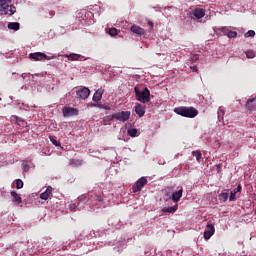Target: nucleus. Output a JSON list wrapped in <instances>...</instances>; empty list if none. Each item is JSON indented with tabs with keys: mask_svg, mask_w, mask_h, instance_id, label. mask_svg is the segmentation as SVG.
I'll list each match as a JSON object with an SVG mask.
<instances>
[{
	"mask_svg": "<svg viewBox=\"0 0 256 256\" xmlns=\"http://www.w3.org/2000/svg\"><path fill=\"white\" fill-rule=\"evenodd\" d=\"M103 93H104V90L103 89H98L94 95H93V101L94 103H99V101H101V99H103Z\"/></svg>",
	"mask_w": 256,
	"mask_h": 256,
	"instance_id": "nucleus-12",
	"label": "nucleus"
},
{
	"mask_svg": "<svg viewBox=\"0 0 256 256\" xmlns=\"http://www.w3.org/2000/svg\"><path fill=\"white\" fill-rule=\"evenodd\" d=\"M63 117H75L79 115V110L77 108L64 107L63 108Z\"/></svg>",
	"mask_w": 256,
	"mask_h": 256,
	"instance_id": "nucleus-6",
	"label": "nucleus"
},
{
	"mask_svg": "<svg viewBox=\"0 0 256 256\" xmlns=\"http://www.w3.org/2000/svg\"><path fill=\"white\" fill-rule=\"evenodd\" d=\"M199 59V55H194L193 57H192V61H197Z\"/></svg>",
	"mask_w": 256,
	"mask_h": 256,
	"instance_id": "nucleus-38",
	"label": "nucleus"
},
{
	"mask_svg": "<svg viewBox=\"0 0 256 256\" xmlns=\"http://www.w3.org/2000/svg\"><path fill=\"white\" fill-rule=\"evenodd\" d=\"M213 235H215V226L213 224H207L206 230L204 231V239L209 241Z\"/></svg>",
	"mask_w": 256,
	"mask_h": 256,
	"instance_id": "nucleus-8",
	"label": "nucleus"
},
{
	"mask_svg": "<svg viewBox=\"0 0 256 256\" xmlns=\"http://www.w3.org/2000/svg\"><path fill=\"white\" fill-rule=\"evenodd\" d=\"M30 59L34 61H51V59H55L54 55H47L43 52H35L30 54Z\"/></svg>",
	"mask_w": 256,
	"mask_h": 256,
	"instance_id": "nucleus-3",
	"label": "nucleus"
},
{
	"mask_svg": "<svg viewBox=\"0 0 256 256\" xmlns=\"http://www.w3.org/2000/svg\"><path fill=\"white\" fill-rule=\"evenodd\" d=\"M220 33H222V35H229V28H226V27H222L219 29Z\"/></svg>",
	"mask_w": 256,
	"mask_h": 256,
	"instance_id": "nucleus-28",
	"label": "nucleus"
},
{
	"mask_svg": "<svg viewBox=\"0 0 256 256\" xmlns=\"http://www.w3.org/2000/svg\"><path fill=\"white\" fill-rule=\"evenodd\" d=\"M129 137H137L139 130H137L136 128H130L127 131Z\"/></svg>",
	"mask_w": 256,
	"mask_h": 256,
	"instance_id": "nucleus-22",
	"label": "nucleus"
},
{
	"mask_svg": "<svg viewBox=\"0 0 256 256\" xmlns=\"http://www.w3.org/2000/svg\"><path fill=\"white\" fill-rule=\"evenodd\" d=\"M181 197H183V189H180L172 194V201H174V203H179Z\"/></svg>",
	"mask_w": 256,
	"mask_h": 256,
	"instance_id": "nucleus-14",
	"label": "nucleus"
},
{
	"mask_svg": "<svg viewBox=\"0 0 256 256\" xmlns=\"http://www.w3.org/2000/svg\"><path fill=\"white\" fill-rule=\"evenodd\" d=\"M13 117L17 121V123H21L23 121L22 118H19V116H13Z\"/></svg>",
	"mask_w": 256,
	"mask_h": 256,
	"instance_id": "nucleus-37",
	"label": "nucleus"
},
{
	"mask_svg": "<svg viewBox=\"0 0 256 256\" xmlns=\"http://www.w3.org/2000/svg\"><path fill=\"white\" fill-rule=\"evenodd\" d=\"M223 117H225V110L220 107L218 109V121H223Z\"/></svg>",
	"mask_w": 256,
	"mask_h": 256,
	"instance_id": "nucleus-23",
	"label": "nucleus"
},
{
	"mask_svg": "<svg viewBox=\"0 0 256 256\" xmlns=\"http://www.w3.org/2000/svg\"><path fill=\"white\" fill-rule=\"evenodd\" d=\"M174 113L181 115V117H186L188 119H193L199 115V111L195 107H185L180 106L174 109Z\"/></svg>",
	"mask_w": 256,
	"mask_h": 256,
	"instance_id": "nucleus-1",
	"label": "nucleus"
},
{
	"mask_svg": "<svg viewBox=\"0 0 256 256\" xmlns=\"http://www.w3.org/2000/svg\"><path fill=\"white\" fill-rule=\"evenodd\" d=\"M227 37H228L229 39H235V37H237V32H235V31H229Z\"/></svg>",
	"mask_w": 256,
	"mask_h": 256,
	"instance_id": "nucleus-30",
	"label": "nucleus"
},
{
	"mask_svg": "<svg viewBox=\"0 0 256 256\" xmlns=\"http://www.w3.org/2000/svg\"><path fill=\"white\" fill-rule=\"evenodd\" d=\"M51 193H53V187L48 186L46 190L40 194V199H43V201H47Z\"/></svg>",
	"mask_w": 256,
	"mask_h": 256,
	"instance_id": "nucleus-11",
	"label": "nucleus"
},
{
	"mask_svg": "<svg viewBox=\"0 0 256 256\" xmlns=\"http://www.w3.org/2000/svg\"><path fill=\"white\" fill-rule=\"evenodd\" d=\"M68 61H85V57L79 54H70L67 56Z\"/></svg>",
	"mask_w": 256,
	"mask_h": 256,
	"instance_id": "nucleus-17",
	"label": "nucleus"
},
{
	"mask_svg": "<svg viewBox=\"0 0 256 256\" xmlns=\"http://www.w3.org/2000/svg\"><path fill=\"white\" fill-rule=\"evenodd\" d=\"M219 199L220 201H223V202L227 201L229 199V193L227 192L221 193L219 196Z\"/></svg>",
	"mask_w": 256,
	"mask_h": 256,
	"instance_id": "nucleus-25",
	"label": "nucleus"
},
{
	"mask_svg": "<svg viewBox=\"0 0 256 256\" xmlns=\"http://www.w3.org/2000/svg\"><path fill=\"white\" fill-rule=\"evenodd\" d=\"M147 183L148 180L146 177H141L140 179H138L132 187L133 193H139L143 189V187L146 186Z\"/></svg>",
	"mask_w": 256,
	"mask_h": 256,
	"instance_id": "nucleus-5",
	"label": "nucleus"
},
{
	"mask_svg": "<svg viewBox=\"0 0 256 256\" xmlns=\"http://www.w3.org/2000/svg\"><path fill=\"white\" fill-rule=\"evenodd\" d=\"M192 155H193V157H196V161L198 163H201V159L203 157V155L201 154V151H199V150L192 151Z\"/></svg>",
	"mask_w": 256,
	"mask_h": 256,
	"instance_id": "nucleus-21",
	"label": "nucleus"
},
{
	"mask_svg": "<svg viewBox=\"0 0 256 256\" xmlns=\"http://www.w3.org/2000/svg\"><path fill=\"white\" fill-rule=\"evenodd\" d=\"M241 189H242V188H241V185H238V186L233 190V192L236 193V194H237V193H241Z\"/></svg>",
	"mask_w": 256,
	"mask_h": 256,
	"instance_id": "nucleus-36",
	"label": "nucleus"
},
{
	"mask_svg": "<svg viewBox=\"0 0 256 256\" xmlns=\"http://www.w3.org/2000/svg\"><path fill=\"white\" fill-rule=\"evenodd\" d=\"M91 197H92V199H94V201H99V203H101L103 201V198L99 194H94Z\"/></svg>",
	"mask_w": 256,
	"mask_h": 256,
	"instance_id": "nucleus-27",
	"label": "nucleus"
},
{
	"mask_svg": "<svg viewBox=\"0 0 256 256\" xmlns=\"http://www.w3.org/2000/svg\"><path fill=\"white\" fill-rule=\"evenodd\" d=\"M1 11H3L4 15H15L17 13V8H15L13 5L6 4L5 6H1Z\"/></svg>",
	"mask_w": 256,
	"mask_h": 256,
	"instance_id": "nucleus-9",
	"label": "nucleus"
},
{
	"mask_svg": "<svg viewBox=\"0 0 256 256\" xmlns=\"http://www.w3.org/2000/svg\"><path fill=\"white\" fill-rule=\"evenodd\" d=\"M51 143L55 145V147H61V142L57 141V137L49 136Z\"/></svg>",
	"mask_w": 256,
	"mask_h": 256,
	"instance_id": "nucleus-24",
	"label": "nucleus"
},
{
	"mask_svg": "<svg viewBox=\"0 0 256 256\" xmlns=\"http://www.w3.org/2000/svg\"><path fill=\"white\" fill-rule=\"evenodd\" d=\"M135 95L137 101H140V103H149L151 101V92H149L148 88H144L143 91L139 90V88H134Z\"/></svg>",
	"mask_w": 256,
	"mask_h": 256,
	"instance_id": "nucleus-2",
	"label": "nucleus"
},
{
	"mask_svg": "<svg viewBox=\"0 0 256 256\" xmlns=\"http://www.w3.org/2000/svg\"><path fill=\"white\" fill-rule=\"evenodd\" d=\"M235 195H237L234 191L230 193L229 201H235Z\"/></svg>",
	"mask_w": 256,
	"mask_h": 256,
	"instance_id": "nucleus-35",
	"label": "nucleus"
},
{
	"mask_svg": "<svg viewBox=\"0 0 256 256\" xmlns=\"http://www.w3.org/2000/svg\"><path fill=\"white\" fill-rule=\"evenodd\" d=\"M130 30L135 35H138V37H143V35H145V29L141 28L140 26L132 25Z\"/></svg>",
	"mask_w": 256,
	"mask_h": 256,
	"instance_id": "nucleus-10",
	"label": "nucleus"
},
{
	"mask_svg": "<svg viewBox=\"0 0 256 256\" xmlns=\"http://www.w3.org/2000/svg\"><path fill=\"white\" fill-rule=\"evenodd\" d=\"M190 69H192V71H195L197 73V66H190Z\"/></svg>",
	"mask_w": 256,
	"mask_h": 256,
	"instance_id": "nucleus-39",
	"label": "nucleus"
},
{
	"mask_svg": "<svg viewBox=\"0 0 256 256\" xmlns=\"http://www.w3.org/2000/svg\"><path fill=\"white\" fill-rule=\"evenodd\" d=\"M254 35H255V31L249 30L248 32L245 33L244 37L249 38V37H253Z\"/></svg>",
	"mask_w": 256,
	"mask_h": 256,
	"instance_id": "nucleus-32",
	"label": "nucleus"
},
{
	"mask_svg": "<svg viewBox=\"0 0 256 256\" xmlns=\"http://www.w3.org/2000/svg\"><path fill=\"white\" fill-rule=\"evenodd\" d=\"M130 117H131L130 111H122L112 115V119H116V121H122L123 123L125 121H129Z\"/></svg>",
	"mask_w": 256,
	"mask_h": 256,
	"instance_id": "nucleus-4",
	"label": "nucleus"
},
{
	"mask_svg": "<svg viewBox=\"0 0 256 256\" xmlns=\"http://www.w3.org/2000/svg\"><path fill=\"white\" fill-rule=\"evenodd\" d=\"M246 56L248 57V59H253L255 57V52L253 51H248Z\"/></svg>",
	"mask_w": 256,
	"mask_h": 256,
	"instance_id": "nucleus-34",
	"label": "nucleus"
},
{
	"mask_svg": "<svg viewBox=\"0 0 256 256\" xmlns=\"http://www.w3.org/2000/svg\"><path fill=\"white\" fill-rule=\"evenodd\" d=\"M134 109H135V113H136V115H138V117H143V115H145V106H143L141 104H136Z\"/></svg>",
	"mask_w": 256,
	"mask_h": 256,
	"instance_id": "nucleus-13",
	"label": "nucleus"
},
{
	"mask_svg": "<svg viewBox=\"0 0 256 256\" xmlns=\"http://www.w3.org/2000/svg\"><path fill=\"white\" fill-rule=\"evenodd\" d=\"M23 180L21 179H16V189H23Z\"/></svg>",
	"mask_w": 256,
	"mask_h": 256,
	"instance_id": "nucleus-26",
	"label": "nucleus"
},
{
	"mask_svg": "<svg viewBox=\"0 0 256 256\" xmlns=\"http://www.w3.org/2000/svg\"><path fill=\"white\" fill-rule=\"evenodd\" d=\"M193 16L196 17V19H203V17H205V10H203V8H196L193 11Z\"/></svg>",
	"mask_w": 256,
	"mask_h": 256,
	"instance_id": "nucleus-15",
	"label": "nucleus"
},
{
	"mask_svg": "<svg viewBox=\"0 0 256 256\" xmlns=\"http://www.w3.org/2000/svg\"><path fill=\"white\" fill-rule=\"evenodd\" d=\"M108 33L111 37H115L117 35V28H110Z\"/></svg>",
	"mask_w": 256,
	"mask_h": 256,
	"instance_id": "nucleus-29",
	"label": "nucleus"
},
{
	"mask_svg": "<svg viewBox=\"0 0 256 256\" xmlns=\"http://www.w3.org/2000/svg\"><path fill=\"white\" fill-rule=\"evenodd\" d=\"M175 211H177V205L176 206L164 207L162 209L163 213H175Z\"/></svg>",
	"mask_w": 256,
	"mask_h": 256,
	"instance_id": "nucleus-20",
	"label": "nucleus"
},
{
	"mask_svg": "<svg viewBox=\"0 0 256 256\" xmlns=\"http://www.w3.org/2000/svg\"><path fill=\"white\" fill-rule=\"evenodd\" d=\"M246 109H248V111H255V109H256V98L249 99L247 101Z\"/></svg>",
	"mask_w": 256,
	"mask_h": 256,
	"instance_id": "nucleus-16",
	"label": "nucleus"
},
{
	"mask_svg": "<svg viewBox=\"0 0 256 256\" xmlns=\"http://www.w3.org/2000/svg\"><path fill=\"white\" fill-rule=\"evenodd\" d=\"M21 27V24H19V22H9L8 23V29L12 30V31H19Z\"/></svg>",
	"mask_w": 256,
	"mask_h": 256,
	"instance_id": "nucleus-19",
	"label": "nucleus"
},
{
	"mask_svg": "<svg viewBox=\"0 0 256 256\" xmlns=\"http://www.w3.org/2000/svg\"><path fill=\"white\" fill-rule=\"evenodd\" d=\"M11 197L13 198V203H16L17 205H19L23 202V199L21 198V195H19L15 191L11 192Z\"/></svg>",
	"mask_w": 256,
	"mask_h": 256,
	"instance_id": "nucleus-18",
	"label": "nucleus"
},
{
	"mask_svg": "<svg viewBox=\"0 0 256 256\" xmlns=\"http://www.w3.org/2000/svg\"><path fill=\"white\" fill-rule=\"evenodd\" d=\"M78 99H87L91 95V90L87 87L80 88L76 91Z\"/></svg>",
	"mask_w": 256,
	"mask_h": 256,
	"instance_id": "nucleus-7",
	"label": "nucleus"
},
{
	"mask_svg": "<svg viewBox=\"0 0 256 256\" xmlns=\"http://www.w3.org/2000/svg\"><path fill=\"white\" fill-rule=\"evenodd\" d=\"M22 169L23 171H29V164L25 160L22 161Z\"/></svg>",
	"mask_w": 256,
	"mask_h": 256,
	"instance_id": "nucleus-31",
	"label": "nucleus"
},
{
	"mask_svg": "<svg viewBox=\"0 0 256 256\" xmlns=\"http://www.w3.org/2000/svg\"><path fill=\"white\" fill-rule=\"evenodd\" d=\"M37 252H30V255H36Z\"/></svg>",
	"mask_w": 256,
	"mask_h": 256,
	"instance_id": "nucleus-40",
	"label": "nucleus"
},
{
	"mask_svg": "<svg viewBox=\"0 0 256 256\" xmlns=\"http://www.w3.org/2000/svg\"><path fill=\"white\" fill-rule=\"evenodd\" d=\"M12 0H0V6L5 7L6 5H9L8 3H11Z\"/></svg>",
	"mask_w": 256,
	"mask_h": 256,
	"instance_id": "nucleus-33",
	"label": "nucleus"
}]
</instances>
